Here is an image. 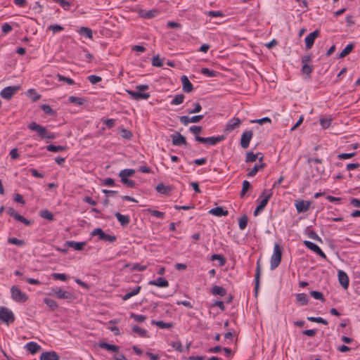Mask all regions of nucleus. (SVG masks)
Returning <instances> with one entry per match:
<instances>
[{"mask_svg": "<svg viewBox=\"0 0 360 360\" xmlns=\"http://www.w3.org/2000/svg\"><path fill=\"white\" fill-rule=\"evenodd\" d=\"M135 174V170L134 169H124L120 172L119 176L120 179L127 178L128 176H131Z\"/></svg>", "mask_w": 360, "mask_h": 360, "instance_id": "2f4dec72", "label": "nucleus"}, {"mask_svg": "<svg viewBox=\"0 0 360 360\" xmlns=\"http://www.w3.org/2000/svg\"><path fill=\"white\" fill-rule=\"evenodd\" d=\"M152 323L158 326L160 328H170L173 326L172 323H165L162 321H153Z\"/></svg>", "mask_w": 360, "mask_h": 360, "instance_id": "4c0bfd02", "label": "nucleus"}, {"mask_svg": "<svg viewBox=\"0 0 360 360\" xmlns=\"http://www.w3.org/2000/svg\"><path fill=\"white\" fill-rule=\"evenodd\" d=\"M310 207V202L305 200H299L295 203V207L297 212H304L307 211Z\"/></svg>", "mask_w": 360, "mask_h": 360, "instance_id": "a211bd4d", "label": "nucleus"}, {"mask_svg": "<svg viewBox=\"0 0 360 360\" xmlns=\"http://www.w3.org/2000/svg\"><path fill=\"white\" fill-rule=\"evenodd\" d=\"M264 166H265V164H264V163H262L261 165H258V164L255 165L253 168L251 169L250 170V172L247 174V176L248 177H253V176H255L256 175V174L258 172V171L260 169H262L263 167H264Z\"/></svg>", "mask_w": 360, "mask_h": 360, "instance_id": "c756f323", "label": "nucleus"}, {"mask_svg": "<svg viewBox=\"0 0 360 360\" xmlns=\"http://www.w3.org/2000/svg\"><path fill=\"white\" fill-rule=\"evenodd\" d=\"M212 292L214 295H219L221 296H223L224 292V289L222 287L215 285L212 288Z\"/></svg>", "mask_w": 360, "mask_h": 360, "instance_id": "680f3d73", "label": "nucleus"}, {"mask_svg": "<svg viewBox=\"0 0 360 360\" xmlns=\"http://www.w3.org/2000/svg\"><path fill=\"white\" fill-rule=\"evenodd\" d=\"M189 130L191 133H193V134L197 136L198 134H200L202 131V128L200 126H191L189 128Z\"/></svg>", "mask_w": 360, "mask_h": 360, "instance_id": "774afa93", "label": "nucleus"}, {"mask_svg": "<svg viewBox=\"0 0 360 360\" xmlns=\"http://www.w3.org/2000/svg\"><path fill=\"white\" fill-rule=\"evenodd\" d=\"M57 77H58L59 81L67 82L69 85L75 84L74 80L70 79V78L66 77H65L63 75H61L60 74H58L57 75Z\"/></svg>", "mask_w": 360, "mask_h": 360, "instance_id": "13d9d810", "label": "nucleus"}, {"mask_svg": "<svg viewBox=\"0 0 360 360\" xmlns=\"http://www.w3.org/2000/svg\"><path fill=\"white\" fill-rule=\"evenodd\" d=\"M148 284L151 285H155L158 287H160V288H165V287H167L169 285V283H168L167 280H166L165 278H162V277H160L156 280L150 281L148 282Z\"/></svg>", "mask_w": 360, "mask_h": 360, "instance_id": "412c9836", "label": "nucleus"}, {"mask_svg": "<svg viewBox=\"0 0 360 360\" xmlns=\"http://www.w3.org/2000/svg\"><path fill=\"white\" fill-rule=\"evenodd\" d=\"M11 298L17 302H25L28 300V296L16 285H13L11 288Z\"/></svg>", "mask_w": 360, "mask_h": 360, "instance_id": "20e7f679", "label": "nucleus"}, {"mask_svg": "<svg viewBox=\"0 0 360 360\" xmlns=\"http://www.w3.org/2000/svg\"><path fill=\"white\" fill-rule=\"evenodd\" d=\"M25 347L32 354H35L39 349H41V347L37 342H28L26 345Z\"/></svg>", "mask_w": 360, "mask_h": 360, "instance_id": "b1692460", "label": "nucleus"}, {"mask_svg": "<svg viewBox=\"0 0 360 360\" xmlns=\"http://www.w3.org/2000/svg\"><path fill=\"white\" fill-rule=\"evenodd\" d=\"M297 302L302 306L307 305L309 302L308 297L304 293H298L296 295Z\"/></svg>", "mask_w": 360, "mask_h": 360, "instance_id": "bb28decb", "label": "nucleus"}, {"mask_svg": "<svg viewBox=\"0 0 360 360\" xmlns=\"http://www.w3.org/2000/svg\"><path fill=\"white\" fill-rule=\"evenodd\" d=\"M8 242L18 246H23L25 244L24 240H19L16 238H8Z\"/></svg>", "mask_w": 360, "mask_h": 360, "instance_id": "5fc2aeb1", "label": "nucleus"}, {"mask_svg": "<svg viewBox=\"0 0 360 360\" xmlns=\"http://www.w3.org/2000/svg\"><path fill=\"white\" fill-rule=\"evenodd\" d=\"M224 139V135L207 137V138H204V137H201L199 136H195V140L196 141L203 143H207V144L211 145V146L215 145V144L219 143L220 141H223Z\"/></svg>", "mask_w": 360, "mask_h": 360, "instance_id": "423d86ee", "label": "nucleus"}, {"mask_svg": "<svg viewBox=\"0 0 360 360\" xmlns=\"http://www.w3.org/2000/svg\"><path fill=\"white\" fill-rule=\"evenodd\" d=\"M250 187H251V185L248 181H247V180L243 181L242 190L240 191V197L241 198H243L245 195V193L250 188Z\"/></svg>", "mask_w": 360, "mask_h": 360, "instance_id": "de8ad7c7", "label": "nucleus"}, {"mask_svg": "<svg viewBox=\"0 0 360 360\" xmlns=\"http://www.w3.org/2000/svg\"><path fill=\"white\" fill-rule=\"evenodd\" d=\"M69 101L72 103L77 104L78 105H82L85 103V99L83 98L76 97L71 96L68 98Z\"/></svg>", "mask_w": 360, "mask_h": 360, "instance_id": "58836bf2", "label": "nucleus"}, {"mask_svg": "<svg viewBox=\"0 0 360 360\" xmlns=\"http://www.w3.org/2000/svg\"><path fill=\"white\" fill-rule=\"evenodd\" d=\"M282 252L280 245L276 243L274 247V253L271 257L270 268L271 270L278 266L281 261Z\"/></svg>", "mask_w": 360, "mask_h": 360, "instance_id": "7ed1b4c3", "label": "nucleus"}, {"mask_svg": "<svg viewBox=\"0 0 360 360\" xmlns=\"http://www.w3.org/2000/svg\"><path fill=\"white\" fill-rule=\"evenodd\" d=\"M310 295L315 300H321L323 302H325L324 296H323V293L321 292L316 291V290H311V291H310Z\"/></svg>", "mask_w": 360, "mask_h": 360, "instance_id": "c03bdc74", "label": "nucleus"}, {"mask_svg": "<svg viewBox=\"0 0 360 360\" xmlns=\"http://www.w3.org/2000/svg\"><path fill=\"white\" fill-rule=\"evenodd\" d=\"M53 295L57 298L72 300L75 298V295L66 290H64L60 288L53 289Z\"/></svg>", "mask_w": 360, "mask_h": 360, "instance_id": "6e6552de", "label": "nucleus"}, {"mask_svg": "<svg viewBox=\"0 0 360 360\" xmlns=\"http://www.w3.org/2000/svg\"><path fill=\"white\" fill-rule=\"evenodd\" d=\"M0 320L6 324L15 321V316L11 310L6 307H0Z\"/></svg>", "mask_w": 360, "mask_h": 360, "instance_id": "39448f33", "label": "nucleus"}, {"mask_svg": "<svg viewBox=\"0 0 360 360\" xmlns=\"http://www.w3.org/2000/svg\"><path fill=\"white\" fill-rule=\"evenodd\" d=\"M152 65L155 67H162L163 63L159 56H155L152 58Z\"/></svg>", "mask_w": 360, "mask_h": 360, "instance_id": "6e6d98bb", "label": "nucleus"}, {"mask_svg": "<svg viewBox=\"0 0 360 360\" xmlns=\"http://www.w3.org/2000/svg\"><path fill=\"white\" fill-rule=\"evenodd\" d=\"M51 276L55 280H60L63 281L68 280V276L65 274L53 273Z\"/></svg>", "mask_w": 360, "mask_h": 360, "instance_id": "4d7b16f0", "label": "nucleus"}, {"mask_svg": "<svg viewBox=\"0 0 360 360\" xmlns=\"http://www.w3.org/2000/svg\"><path fill=\"white\" fill-rule=\"evenodd\" d=\"M313 71V66L308 64H302V72L306 75V78L309 79L311 77V73Z\"/></svg>", "mask_w": 360, "mask_h": 360, "instance_id": "f704fd0d", "label": "nucleus"}, {"mask_svg": "<svg viewBox=\"0 0 360 360\" xmlns=\"http://www.w3.org/2000/svg\"><path fill=\"white\" fill-rule=\"evenodd\" d=\"M259 155H261L260 153H254L252 151L248 152L246 153V156H245V162H255L257 160V159L258 158V156Z\"/></svg>", "mask_w": 360, "mask_h": 360, "instance_id": "7c9ffc66", "label": "nucleus"}, {"mask_svg": "<svg viewBox=\"0 0 360 360\" xmlns=\"http://www.w3.org/2000/svg\"><path fill=\"white\" fill-rule=\"evenodd\" d=\"M79 33L81 34L85 35L87 38L91 39L92 38V31L90 28L86 27H82L80 28Z\"/></svg>", "mask_w": 360, "mask_h": 360, "instance_id": "49530a36", "label": "nucleus"}, {"mask_svg": "<svg viewBox=\"0 0 360 360\" xmlns=\"http://www.w3.org/2000/svg\"><path fill=\"white\" fill-rule=\"evenodd\" d=\"M141 287L140 285L136 286L131 292H127L122 297V300L126 301L131 297L136 295L139 293Z\"/></svg>", "mask_w": 360, "mask_h": 360, "instance_id": "393cba45", "label": "nucleus"}, {"mask_svg": "<svg viewBox=\"0 0 360 360\" xmlns=\"http://www.w3.org/2000/svg\"><path fill=\"white\" fill-rule=\"evenodd\" d=\"M59 356L56 352H44L40 356V360H59Z\"/></svg>", "mask_w": 360, "mask_h": 360, "instance_id": "6ab92c4d", "label": "nucleus"}, {"mask_svg": "<svg viewBox=\"0 0 360 360\" xmlns=\"http://www.w3.org/2000/svg\"><path fill=\"white\" fill-rule=\"evenodd\" d=\"M41 108L43 110V112L46 115H54L56 113L55 111L53 110H52V108H51V106L49 105L43 104V105H41Z\"/></svg>", "mask_w": 360, "mask_h": 360, "instance_id": "a18cd8bd", "label": "nucleus"}, {"mask_svg": "<svg viewBox=\"0 0 360 360\" xmlns=\"http://www.w3.org/2000/svg\"><path fill=\"white\" fill-rule=\"evenodd\" d=\"M184 98L185 96L184 94H178L175 96L174 99L172 101L171 104L175 105L181 104L184 102Z\"/></svg>", "mask_w": 360, "mask_h": 360, "instance_id": "37998d69", "label": "nucleus"}, {"mask_svg": "<svg viewBox=\"0 0 360 360\" xmlns=\"http://www.w3.org/2000/svg\"><path fill=\"white\" fill-rule=\"evenodd\" d=\"M155 190L161 193V194H169V192L172 191V188L168 186H165L163 184L160 183L157 185L155 187Z\"/></svg>", "mask_w": 360, "mask_h": 360, "instance_id": "a878e982", "label": "nucleus"}, {"mask_svg": "<svg viewBox=\"0 0 360 360\" xmlns=\"http://www.w3.org/2000/svg\"><path fill=\"white\" fill-rule=\"evenodd\" d=\"M46 148L47 150L51 151V152H54V153L61 152V151H64L66 150L65 146H55L53 144L48 145V146H46Z\"/></svg>", "mask_w": 360, "mask_h": 360, "instance_id": "473e14b6", "label": "nucleus"}, {"mask_svg": "<svg viewBox=\"0 0 360 360\" xmlns=\"http://www.w3.org/2000/svg\"><path fill=\"white\" fill-rule=\"evenodd\" d=\"M127 94L131 96V97L136 100L139 101L141 99H148L150 97V94L148 93H141V92H137L131 90H126Z\"/></svg>", "mask_w": 360, "mask_h": 360, "instance_id": "f3484780", "label": "nucleus"}, {"mask_svg": "<svg viewBox=\"0 0 360 360\" xmlns=\"http://www.w3.org/2000/svg\"><path fill=\"white\" fill-rule=\"evenodd\" d=\"M48 30H52L53 33L55 34L57 32L63 30V27L59 25H51L48 27Z\"/></svg>", "mask_w": 360, "mask_h": 360, "instance_id": "338daca9", "label": "nucleus"}, {"mask_svg": "<svg viewBox=\"0 0 360 360\" xmlns=\"http://www.w3.org/2000/svg\"><path fill=\"white\" fill-rule=\"evenodd\" d=\"M338 281L340 285L345 288L347 289L349 285V278L347 274L342 271L339 270L338 273Z\"/></svg>", "mask_w": 360, "mask_h": 360, "instance_id": "dca6fc26", "label": "nucleus"}, {"mask_svg": "<svg viewBox=\"0 0 360 360\" xmlns=\"http://www.w3.org/2000/svg\"><path fill=\"white\" fill-rule=\"evenodd\" d=\"M306 233L310 238H311L316 241L322 243L321 238L316 234V233L314 231L310 230V229H307Z\"/></svg>", "mask_w": 360, "mask_h": 360, "instance_id": "a19ab883", "label": "nucleus"}, {"mask_svg": "<svg viewBox=\"0 0 360 360\" xmlns=\"http://www.w3.org/2000/svg\"><path fill=\"white\" fill-rule=\"evenodd\" d=\"M237 333L235 330L226 332V357L233 356L237 350Z\"/></svg>", "mask_w": 360, "mask_h": 360, "instance_id": "f257e3e1", "label": "nucleus"}, {"mask_svg": "<svg viewBox=\"0 0 360 360\" xmlns=\"http://www.w3.org/2000/svg\"><path fill=\"white\" fill-rule=\"evenodd\" d=\"M132 331L134 333H138L142 338L146 337L147 334V331L146 330L141 328L138 326H134L132 327Z\"/></svg>", "mask_w": 360, "mask_h": 360, "instance_id": "8fccbe9b", "label": "nucleus"}, {"mask_svg": "<svg viewBox=\"0 0 360 360\" xmlns=\"http://www.w3.org/2000/svg\"><path fill=\"white\" fill-rule=\"evenodd\" d=\"M332 119L331 118H321L320 119V124L321 125L323 129H328L331 124Z\"/></svg>", "mask_w": 360, "mask_h": 360, "instance_id": "3c124183", "label": "nucleus"}, {"mask_svg": "<svg viewBox=\"0 0 360 360\" xmlns=\"http://www.w3.org/2000/svg\"><path fill=\"white\" fill-rule=\"evenodd\" d=\"M248 218L247 215H245V214L243 215L238 220L239 229L240 230H244L248 225Z\"/></svg>", "mask_w": 360, "mask_h": 360, "instance_id": "ea45409f", "label": "nucleus"}, {"mask_svg": "<svg viewBox=\"0 0 360 360\" xmlns=\"http://www.w3.org/2000/svg\"><path fill=\"white\" fill-rule=\"evenodd\" d=\"M354 44H349L340 53L338 58H343L346 57L347 55H349L351 51L354 49Z\"/></svg>", "mask_w": 360, "mask_h": 360, "instance_id": "cd10ccee", "label": "nucleus"}, {"mask_svg": "<svg viewBox=\"0 0 360 360\" xmlns=\"http://www.w3.org/2000/svg\"><path fill=\"white\" fill-rule=\"evenodd\" d=\"M99 347L102 349H107V350H109V351H112V352H117L119 350V347L118 346H116L115 345H110V344H108V343H106V342H101L99 343Z\"/></svg>", "mask_w": 360, "mask_h": 360, "instance_id": "c85d7f7f", "label": "nucleus"}, {"mask_svg": "<svg viewBox=\"0 0 360 360\" xmlns=\"http://www.w3.org/2000/svg\"><path fill=\"white\" fill-rule=\"evenodd\" d=\"M121 181L127 186L128 188H134L136 185V182L133 180L129 179L128 178L121 179Z\"/></svg>", "mask_w": 360, "mask_h": 360, "instance_id": "864d4df0", "label": "nucleus"}, {"mask_svg": "<svg viewBox=\"0 0 360 360\" xmlns=\"http://www.w3.org/2000/svg\"><path fill=\"white\" fill-rule=\"evenodd\" d=\"M181 81L182 82V89L186 93L191 92L193 89V84L189 81L188 78L186 75L181 77Z\"/></svg>", "mask_w": 360, "mask_h": 360, "instance_id": "2eb2a0df", "label": "nucleus"}, {"mask_svg": "<svg viewBox=\"0 0 360 360\" xmlns=\"http://www.w3.org/2000/svg\"><path fill=\"white\" fill-rule=\"evenodd\" d=\"M209 213L217 217L225 216V210L221 207L211 209Z\"/></svg>", "mask_w": 360, "mask_h": 360, "instance_id": "72a5a7b5", "label": "nucleus"}, {"mask_svg": "<svg viewBox=\"0 0 360 360\" xmlns=\"http://www.w3.org/2000/svg\"><path fill=\"white\" fill-rule=\"evenodd\" d=\"M172 137V142L174 146H186L187 141L186 138L181 135L179 132H176L175 134H172L171 136Z\"/></svg>", "mask_w": 360, "mask_h": 360, "instance_id": "4468645a", "label": "nucleus"}, {"mask_svg": "<svg viewBox=\"0 0 360 360\" xmlns=\"http://www.w3.org/2000/svg\"><path fill=\"white\" fill-rule=\"evenodd\" d=\"M205 115H198L193 116L191 117H189L188 116H181L179 117L180 122L185 126H186L188 123H197L200 122L203 117Z\"/></svg>", "mask_w": 360, "mask_h": 360, "instance_id": "f8f14e48", "label": "nucleus"}, {"mask_svg": "<svg viewBox=\"0 0 360 360\" xmlns=\"http://www.w3.org/2000/svg\"><path fill=\"white\" fill-rule=\"evenodd\" d=\"M39 216L41 218L46 219L50 221H52L54 219L53 214L48 210H41L39 212Z\"/></svg>", "mask_w": 360, "mask_h": 360, "instance_id": "c9c22d12", "label": "nucleus"}, {"mask_svg": "<svg viewBox=\"0 0 360 360\" xmlns=\"http://www.w3.org/2000/svg\"><path fill=\"white\" fill-rule=\"evenodd\" d=\"M91 236H98L99 239L104 241H108L112 243L116 240V236L112 235L106 234L101 228L94 229L91 233Z\"/></svg>", "mask_w": 360, "mask_h": 360, "instance_id": "0eeeda50", "label": "nucleus"}, {"mask_svg": "<svg viewBox=\"0 0 360 360\" xmlns=\"http://www.w3.org/2000/svg\"><path fill=\"white\" fill-rule=\"evenodd\" d=\"M65 245L74 248L76 250H82L86 245L85 242L66 241Z\"/></svg>", "mask_w": 360, "mask_h": 360, "instance_id": "4be33fe9", "label": "nucleus"}, {"mask_svg": "<svg viewBox=\"0 0 360 360\" xmlns=\"http://www.w3.org/2000/svg\"><path fill=\"white\" fill-rule=\"evenodd\" d=\"M303 243L307 248H309V250L314 252H316L317 250L319 248V247L316 245L315 243L309 240H304Z\"/></svg>", "mask_w": 360, "mask_h": 360, "instance_id": "09e8293b", "label": "nucleus"}, {"mask_svg": "<svg viewBox=\"0 0 360 360\" xmlns=\"http://www.w3.org/2000/svg\"><path fill=\"white\" fill-rule=\"evenodd\" d=\"M171 346L177 352H182L184 351L181 342L176 341L171 343Z\"/></svg>", "mask_w": 360, "mask_h": 360, "instance_id": "0e129e2a", "label": "nucleus"}, {"mask_svg": "<svg viewBox=\"0 0 360 360\" xmlns=\"http://www.w3.org/2000/svg\"><path fill=\"white\" fill-rule=\"evenodd\" d=\"M44 301L46 303V304L50 308V309H51L52 311H54L58 308V305L56 303V302L52 299L45 298L44 300Z\"/></svg>", "mask_w": 360, "mask_h": 360, "instance_id": "e433bc0d", "label": "nucleus"}, {"mask_svg": "<svg viewBox=\"0 0 360 360\" xmlns=\"http://www.w3.org/2000/svg\"><path fill=\"white\" fill-rule=\"evenodd\" d=\"M252 134V131L250 130H246L243 133L240 139V146L243 148H248Z\"/></svg>", "mask_w": 360, "mask_h": 360, "instance_id": "9b49d317", "label": "nucleus"}, {"mask_svg": "<svg viewBox=\"0 0 360 360\" xmlns=\"http://www.w3.org/2000/svg\"><path fill=\"white\" fill-rule=\"evenodd\" d=\"M216 259L219 261V266H223L225 264V259L220 255L214 254L211 256L212 261H214Z\"/></svg>", "mask_w": 360, "mask_h": 360, "instance_id": "052dcab7", "label": "nucleus"}, {"mask_svg": "<svg viewBox=\"0 0 360 360\" xmlns=\"http://www.w3.org/2000/svg\"><path fill=\"white\" fill-rule=\"evenodd\" d=\"M319 35V31L318 30H314V32L309 34L304 39L305 41V46L307 49H310L314 43V40L316 37H318Z\"/></svg>", "mask_w": 360, "mask_h": 360, "instance_id": "ddd939ff", "label": "nucleus"}, {"mask_svg": "<svg viewBox=\"0 0 360 360\" xmlns=\"http://www.w3.org/2000/svg\"><path fill=\"white\" fill-rule=\"evenodd\" d=\"M272 194L273 193L271 190H264L261 193L259 199L257 200L258 201L259 200L258 205L262 208L264 209L269 200H270Z\"/></svg>", "mask_w": 360, "mask_h": 360, "instance_id": "9d476101", "label": "nucleus"}, {"mask_svg": "<svg viewBox=\"0 0 360 360\" xmlns=\"http://www.w3.org/2000/svg\"><path fill=\"white\" fill-rule=\"evenodd\" d=\"M121 136L122 138L129 140L132 137V133L131 132V131L122 128L121 129Z\"/></svg>", "mask_w": 360, "mask_h": 360, "instance_id": "bf43d9fd", "label": "nucleus"}, {"mask_svg": "<svg viewBox=\"0 0 360 360\" xmlns=\"http://www.w3.org/2000/svg\"><path fill=\"white\" fill-rule=\"evenodd\" d=\"M28 128L38 133V135L41 139H54L56 136L54 133L48 134L45 127L38 124L34 122H32L29 124Z\"/></svg>", "mask_w": 360, "mask_h": 360, "instance_id": "f03ea898", "label": "nucleus"}, {"mask_svg": "<svg viewBox=\"0 0 360 360\" xmlns=\"http://www.w3.org/2000/svg\"><path fill=\"white\" fill-rule=\"evenodd\" d=\"M115 216L122 226L128 225L130 221L129 216L123 215L120 212H115Z\"/></svg>", "mask_w": 360, "mask_h": 360, "instance_id": "5701e85b", "label": "nucleus"}, {"mask_svg": "<svg viewBox=\"0 0 360 360\" xmlns=\"http://www.w3.org/2000/svg\"><path fill=\"white\" fill-rule=\"evenodd\" d=\"M19 89V86H7L1 91L0 95L2 98L9 100L17 93Z\"/></svg>", "mask_w": 360, "mask_h": 360, "instance_id": "1a4fd4ad", "label": "nucleus"}, {"mask_svg": "<svg viewBox=\"0 0 360 360\" xmlns=\"http://www.w3.org/2000/svg\"><path fill=\"white\" fill-rule=\"evenodd\" d=\"M101 77L96 75H90L88 77V80L92 84H96V83L101 81Z\"/></svg>", "mask_w": 360, "mask_h": 360, "instance_id": "69168bd1", "label": "nucleus"}, {"mask_svg": "<svg viewBox=\"0 0 360 360\" xmlns=\"http://www.w3.org/2000/svg\"><path fill=\"white\" fill-rule=\"evenodd\" d=\"M156 13H157L156 11L151 10L149 11L142 12L141 16L145 18H152L155 16Z\"/></svg>", "mask_w": 360, "mask_h": 360, "instance_id": "e2e57ef3", "label": "nucleus"}, {"mask_svg": "<svg viewBox=\"0 0 360 360\" xmlns=\"http://www.w3.org/2000/svg\"><path fill=\"white\" fill-rule=\"evenodd\" d=\"M191 105L193 108L188 110L189 114L199 112L202 109L201 105L199 103H193Z\"/></svg>", "mask_w": 360, "mask_h": 360, "instance_id": "603ef678", "label": "nucleus"}, {"mask_svg": "<svg viewBox=\"0 0 360 360\" xmlns=\"http://www.w3.org/2000/svg\"><path fill=\"white\" fill-rule=\"evenodd\" d=\"M241 123V121L238 117H233L226 124V131H231L238 127Z\"/></svg>", "mask_w": 360, "mask_h": 360, "instance_id": "aec40b11", "label": "nucleus"}, {"mask_svg": "<svg viewBox=\"0 0 360 360\" xmlns=\"http://www.w3.org/2000/svg\"><path fill=\"white\" fill-rule=\"evenodd\" d=\"M307 320L311 322L322 323L323 325H328V322L326 319H324L321 317L309 316V317H307Z\"/></svg>", "mask_w": 360, "mask_h": 360, "instance_id": "79ce46f5", "label": "nucleus"}]
</instances>
